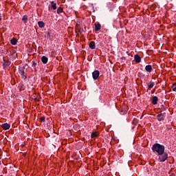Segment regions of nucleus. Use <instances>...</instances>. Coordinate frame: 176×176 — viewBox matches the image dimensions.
<instances>
[{
	"mask_svg": "<svg viewBox=\"0 0 176 176\" xmlns=\"http://www.w3.org/2000/svg\"><path fill=\"white\" fill-rule=\"evenodd\" d=\"M152 151L154 153H157V155H160V153H163L165 151L164 146L159 144L155 143L152 146Z\"/></svg>",
	"mask_w": 176,
	"mask_h": 176,
	"instance_id": "nucleus-1",
	"label": "nucleus"
},
{
	"mask_svg": "<svg viewBox=\"0 0 176 176\" xmlns=\"http://www.w3.org/2000/svg\"><path fill=\"white\" fill-rule=\"evenodd\" d=\"M158 156V162H160L161 163H163L166 162L168 159V153L166 152L161 153L157 155Z\"/></svg>",
	"mask_w": 176,
	"mask_h": 176,
	"instance_id": "nucleus-2",
	"label": "nucleus"
},
{
	"mask_svg": "<svg viewBox=\"0 0 176 176\" xmlns=\"http://www.w3.org/2000/svg\"><path fill=\"white\" fill-rule=\"evenodd\" d=\"M19 74H20L22 79H27V74H25V67H19Z\"/></svg>",
	"mask_w": 176,
	"mask_h": 176,
	"instance_id": "nucleus-3",
	"label": "nucleus"
},
{
	"mask_svg": "<svg viewBox=\"0 0 176 176\" xmlns=\"http://www.w3.org/2000/svg\"><path fill=\"white\" fill-rule=\"evenodd\" d=\"M92 78H93L94 80H97V79H98V78H100V71L95 70L92 73Z\"/></svg>",
	"mask_w": 176,
	"mask_h": 176,
	"instance_id": "nucleus-4",
	"label": "nucleus"
},
{
	"mask_svg": "<svg viewBox=\"0 0 176 176\" xmlns=\"http://www.w3.org/2000/svg\"><path fill=\"white\" fill-rule=\"evenodd\" d=\"M164 115H166V113H160L157 116V120L159 122H162V120H164Z\"/></svg>",
	"mask_w": 176,
	"mask_h": 176,
	"instance_id": "nucleus-5",
	"label": "nucleus"
},
{
	"mask_svg": "<svg viewBox=\"0 0 176 176\" xmlns=\"http://www.w3.org/2000/svg\"><path fill=\"white\" fill-rule=\"evenodd\" d=\"M145 71H146V72H148L149 74H151V72H152L153 71V68H152V65H148L145 67Z\"/></svg>",
	"mask_w": 176,
	"mask_h": 176,
	"instance_id": "nucleus-6",
	"label": "nucleus"
},
{
	"mask_svg": "<svg viewBox=\"0 0 176 176\" xmlns=\"http://www.w3.org/2000/svg\"><path fill=\"white\" fill-rule=\"evenodd\" d=\"M1 127L3 130H9V129H10V124L8 123H4V124H2Z\"/></svg>",
	"mask_w": 176,
	"mask_h": 176,
	"instance_id": "nucleus-7",
	"label": "nucleus"
},
{
	"mask_svg": "<svg viewBox=\"0 0 176 176\" xmlns=\"http://www.w3.org/2000/svg\"><path fill=\"white\" fill-rule=\"evenodd\" d=\"M158 101H159V98H157V96H153L152 98L153 105H156Z\"/></svg>",
	"mask_w": 176,
	"mask_h": 176,
	"instance_id": "nucleus-8",
	"label": "nucleus"
},
{
	"mask_svg": "<svg viewBox=\"0 0 176 176\" xmlns=\"http://www.w3.org/2000/svg\"><path fill=\"white\" fill-rule=\"evenodd\" d=\"M134 60L135 63H141V56H140L138 54H135L134 56Z\"/></svg>",
	"mask_w": 176,
	"mask_h": 176,
	"instance_id": "nucleus-9",
	"label": "nucleus"
},
{
	"mask_svg": "<svg viewBox=\"0 0 176 176\" xmlns=\"http://www.w3.org/2000/svg\"><path fill=\"white\" fill-rule=\"evenodd\" d=\"M3 61H4V63L3 64V67L8 68V67H9V65H10V61L6 60H3Z\"/></svg>",
	"mask_w": 176,
	"mask_h": 176,
	"instance_id": "nucleus-10",
	"label": "nucleus"
},
{
	"mask_svg": "<svg viewBox=\"0 0 176 176\" xmlns=\"http://www.w3.org/2000/svg\"><path fill=\"white\" fill-rule=\"evenodd\" d=\"M89 49H91L92 50L96 49V42L91 41L89 44Z\"/></svg>",
	"mask_w": 176,
	"mask_h": 176,
	"instance_id": "nucleus-11",
	"label": "nucleus"
},
{
	"mask_svg": "<svg viewBox=\"0 0 176 176\" xmlns=\"http://www.w3.org/2000/svg\"><path fill=\"white\" fill-rule=\"evenodd\" d=\"M95 31L98 32L100 31V30H101V24H100V23H95Z\"/></svg>",
	"mask_w": 176,
	"mask_h": 176,
	"instance_id": "nucleus-12",
	"label": "nucleus"
},
{
	"mask_svg": "<svg viewBox=\"0 0 176 176\" xmlns=\"http://www.w3.org/2000/svg\"><path fill=\"white\" fill-rule=\"evenodd\" d=\"M48 60L49 59L45 56H43L41 58V61H42L43 64H47Z\"/></svg>",
	"mask_w": 176,
	"mask_h": 176,
	"instance_id": "nucleus-13",
	"label": "nucleus"
},
{
	"mask_svg": "<svg viewBox=\"0 0 176 176\" xmlns=\"http://www.w3.org/2000/svg\"><path fill=\"white\" fill-rule=\"evenodd\" d=\"M22 21L24 23V24H27L28 22V16L27 15H24L22 18Z\"/></svg>",
	"mask_w": 176,
	"mask_h": 176,
	"instance_id": "nucleus-14",
	"label": "nucleus"
},
{
	"mask_svg": "<svg viewBox=\"0 0 176 176\" xmlns=\"http://www.w3.org/2000/svg\"><path fill=\"white\" fill-rule=\"evenodd\" d=\"M148 89H153V86H155V82L150 81L147 85Z\"/></svg>",
	"mask_w": 176,
	"mask_h": 176,
	"instance_id": "nucleus-15",
	"label": "nucleus"
},
{
	"mask_svg": "<svg viewBox=\"0 0 176 176\" xmlns=\"http://www.w3.org/2000/svg\"><path fill=\"white\" fill-rule=\"evenodd\" d=\"M51 6H52L53 10H56V9H57V4L56 3H54V1L51 2Z\"/></svg>",
	"mask_w": 176,
	"mask_h": 176,
	"instance_id": "nucleus-16",
	"label": "nucleus"
},
{
	"mask_svg": "<svg viewBox=\"0 0 176 176\" xmlns=\"http://www.w3.org/2000/svg\"><path fill=\"white\" fill-rule=\"evenodd\" d=\"M63 12H64V9H63V8L58 7V8H57L56 13H57L58 14H60V13H63Z\"/></svg>",
	"mask_w": 176,
	"mask_h": 176,
	"instance_id": "nucleus-17",
	"label": "nucleus"
},
{
	"mask_svg": "<svg viewBox=\"0 0 176 176\" xmlns=\"http://www.w3.org/2000/svg\"><path fill=\"white\" fill-rule=\"evenodd\" d=\"M98 132L95 131V132H92L91 135V138H96V137H98Z\"/></svg>",
	"mask_w": 176,
	"mask_h": 176,
	"instance_id": "nucleus-18",
	"label": "nucleus"
},
{
	"mask_svg": "<svg viewBox=\"0 0 176 176\" xmlns=\"http://www.w3.org/2000/svg\"><path fill=\"white\" fill-rule=\"evenodd\" d=\"M38 25L40 28H43L45 27V22L43 21H38Z\"/></svg>",
	"mask_w": 176,
	"mask_h": 176,
	"instance_id": "nucleus-19",
	"label": "nucleus"
},
{
	"mask_svg": "<svg viewBox=\"0 0 176 176\" xmlns=\"http://www.w3.org/2000/svg\"><path fill=\"white\" fill-rule=\"evenodd\" d=\"M10 42L11 45H17V39H16L15 38H12Z\"/></svg>",
	"mask_w": 176,
	"mask_h": 176,
	"instance_id": "nucleus-20",
	"label": "nucleus"
},
{
	"mask_svg": "<svg viewBox=\"0 0 176 176\" xmlns=\"http://www.w3.org/2000/svg\"><path fill=\"white\" fill-rule=\"evenodd\" d=\"M173 91H176V83L172 85Z\"/></svg>",
	"mask_w": 176,
	"mask_h": 176,
	"instance_id": "nucleus-21",
	"label": "nucleus"
},
{
	"mask_svg": "<svg viewBox=\"0 0 176 176\" xmlns=\"http://www.w3.org/2000/svg\"><path fill=\"white\" fill-rule=\"evenodd\" d=\"M45 121V117H41L40 118V122H41L42 123H44Z\"/></svg>",
	"mask_w": 176,
	"mask_h": 176,
	"instance_id": "nucleus-22",
	"label": "nucleus"
},
{
	"mask_svg": "<svg viewBox=\"0 0 176 176\" xmlns=\"http://www.w3.org/2000/svg\"><path fill=\"white\" fill-rule=\"evenodd\" d=\"M169 130H171L170 125H166V131H169Z\"/></svg>",
	"mask_w": 176,
	"mask_h": 176,
	"instance_id": "nucleus-23",
	"label": "nucleus"
},
{
	"mask_svg": "<svg viewBox=\"0 0 176 176\" xmlns=\"http://www.w3.org/2000/svg\"><path fill=\"white\" fill-rule=\"evenodd\" d=\"M32 67H34L35 68V67H36V63H35L34 61H32Z\"/></svg>",
	"mask_w": 176,
	"mask_h": 176,
	"instance_id": "nucleus-24",
	"label": "nucleus"
},
{
	"mask_svg": "<svg viewBox=\"0 0 176 176\" xmlns=\"http://www.w3.org/2000/svg\"><path fill=\"white\" fill-rule=\"evenodd\" d=\"M121 60H126V57L122 56V57L121 58Z\"/></svg>",
	"mask_w": 176,
	"mask_h": 176,
	"instance_id": "nucleus-25",
	"label": "nucleus"
},
{
	"mask_svg": "<svg viewBox=\"0 0 176 176\" xmlns=\"http://www.w3.org/2000/svg\"><path fill=\"white\" fill-rule=\"evenodd\" d=\"M2 21V14H0V22Z\"/></svg>",
	"mask_w": 176,
	"mask_h": 176,
	"instance_id": "nucleus-26",
	"label": "nucleus"
},
{
	"mask_svg": "<svg viewBox=\"0 0 176 176\" xmlns=\"http://www.w3.org/2000/svg\"><path fill=\"white\" fill-rule=\"evenodd\" d=\"M47 34H48V35H50V34L49 32L47 33Z\"/></svg>",
	"mask_w": 176,
	"mask_h": 176,
	"instance_id": "nucleus-27",
	"label": "nucleus"
}]
</instances>
